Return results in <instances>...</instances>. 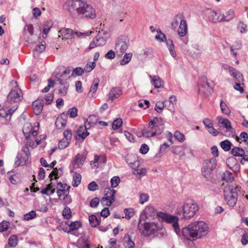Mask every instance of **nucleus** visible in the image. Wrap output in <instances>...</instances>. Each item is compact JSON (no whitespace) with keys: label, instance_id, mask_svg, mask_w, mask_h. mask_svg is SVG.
Instances as JSON below:
<instances>
[{"label":"nucleus","instance_id":"72a5a7b5","mask_svg":"<svg viewBox=\"0 0 248 248\" xmlns=\"http://www.w3.org/2000/svg\"><path fill=\"white\" fill-rule=\"evenodd\" d=\"M235 17L234 11L232 9H230L224 14L225 22H229Z\"/></svg>","mask_w":248,"mask_h":248},{"label":"nucleus","instance_id":"6e6d98bb","mask_svg":"<svg viewBox=\"0 0 248 248\" xmlns=\"http://www.w3.org/2000/svg\"><path fill=\"white\" fill-rule=\"evenodd\" d=\"M165 107L163 101H158L156 103L155 109L158 112H160Z\"/></svg>","mask_w":248,"mask_h":248},{"label":"nucleus","instance_id":"774afa93","mask_svg":"<svg viewBox=\"0 0 248 248\" xmlns=\"http://www.w3.org/2000/svg\"><path fill=\"white\" fill-rule=\"evenodd\" d=\"M99 203V199L97 197L94 198L90 201V205L92 208H96Z\"/></svg>","mask_w":248,"mask_h":248},{"label":"nucleus","instance_id":"dca6fc26","mask_svg":"<svg viewBox=\"0 0 248 248\" xmlns=\"http://www.w3.org/2000/svg\"><path fill=\"white\" fill-rule=\"evenodd\" d=\"M106 34H107V32L102 30L101 31H99L98 34L96 36L94 39L99 46H103L106 44L108 37L104 36Z\"/></svg>","mask_w":248,"mask_h":248},{"label":"nucleus","instance_id":"423d86ee","mask_svg":"<svg viewBox=\"0 0 248 248\" xmlns=\"http://www.w3.org/2000/svg\"><path fill=\"white\" fill-rule=\"evenodd\" d=\"M58 189L57 193L60 200L64 201L65 204H69L71 202L72 200L70 197L68 196L69 193L70 186L66 184H62L61 182H58L57 184Z\"/></svg>","mask_w":248,"mask_h":248},{"label":"nucleus","instance_id":"4d7b16f0","mask_svg":"<svg viewBox=\"0 0 248 248\" xmlns=\"http://www.w3.org/2000/svg\"><path fill=\"white\" fill-rule=\"evenodd\" d=\"M158 34L156 35L155 39L160 42H164L166 40V36L164 33H163L160 30L157 31Z\"/></svg>","mask_w":248,"mask_h":248},{"label":"nucleus","instance_id":"f257e3e1","mask_svg":"<svg viewBox=\"0 0 248 248\" xmlns=\"http://www.w3.org/2000/svg\"><path fill=\"white\" fill-rule=\"evenodd\" d=\"M69 13L81 18L94 19L96 12L93 6L83 0H68L66 2Z\"/></svg>","mask_w":248,"mask_h":248},{"label":"nucleus","instance_id":"0e129e2a","mask_svg":"<svg viewBox=\"0 0 248 248\" xmlns=\"http://www.w3.org/2000/svg\"><path fill=\"white\" fill-rule=\"evenodd\" d=\"M134 170V173H137L140 175H144L147 172V170L145 168H141V169H138V168L133 169Z\"/></svg>","mask_w":248,"mask_h":248},{"label":"nucleus","instance_id":"aec40b11","mask_svg":"<svg viewBox=\"0 0 248 248\" xmlns=\"http://www.w3.org/2000/svg\"><path fill=\"white\" fill-rule=\"evenodd\" d=\"M187 25L186 20L181 21L178 29V34L181 37H184L187 33Z\"/></svg>","mask_w":248,"mask_h":248},{"label":"nucleus","instance_id":"39448f33","mask_svg":"<svg viewBox=\"0 0 248 248\" xmlns=\"http://www.w3.org/2000/svg\"><path fill=\"white\" fill-rule=\"evenodd\" d=\"M140 232L145 236H149L154 233L156 230V224L155 223L144 222L141 223L140 217V218L138 226Z\"/></svg>","mask_w":248,"mask_h":248},{"label":"nucleus","instance_id":"a18cd8bd","mask_svg":"<svg viewBox=\"0 0 248 248\" xmlns=\"http://www.w3.org/2000/svg\"><path fill=\"white\" fill-rule=\"evenodd\" d=\"M62 216L65 219H68L72 217V212L70 208L68 206H65L62 211Z\"/></svg>","mask_w":248,"mask_h":248},{"label":"nucleus","instance_id":"ea45409f","mask_svg":"<svg viewBox=\"0 0 248 248\" xmlns=\"http://www.w3.org/2000/svg\"><path fill=\"white\" fill-rule=\"evenodd\" d=\"M152 124L158 125L160 127H163V125H164V122L161 119H159L157 117H155L153 120H151L149 123V125H152Z\"/></svg>","mask_w":248,"mask_h":248},{"label":"nucleus","instance_id":"4468645a","mask_svg":"<svg viewBox=\"0 0 248 248\" xmlns=\"http://www.w3.org/2000/svg\"><path fill=\"white\" fill-rule=\"evenodd\" d=\"M199 91L200 93L208 95L211 94L213 91L212 86L206 80L203 81L199 84Z\"/></svg>","mask_w":248,"mask_h":248},{"label":"nucleus","instance_id":"5701e85b","mask_svg":"<svg viewBox=\"0 0 248 248\" xmlns=\"http://www.w3.org/2000/svg\"><path fill=\"white\" fill-rule=\"evenodd\" d=\"M58 81H59L60 84L62 86L59 89V93L62 94V95H66L67 93V89L69 87L68 83L66 81L63 80L61 78L59 79Z\"/></svg>","mask_w":248,"mask_h":248},{"label":"nucleus","instance_id":"393cba45","mask_svg":"<svg viewBox=\"0 0 248 248\" xmlns=\"http://www.w3.org/2000/svg\"><path fill=\"white\" fill-rule=\"evenodd\" d=\"M184 16L182 14H177L173 18V21L171 23V28L173 30H175L177 27L179 23L181 22V21H184L185 19H184Z\"/></svg>","mask_w":248,"mask_h":248},{"label":"nucleus","instance_id":"f3484780","mask_svg":"<svg viewBox=\"0 0 248 248\" xmlns=\"http://www.w3.org/2000/svg\"><path fill=\"white\" fill-rule=\"evenodd\" d=\"M122 94V88L119 87L113 88L110 91L108 94V99H111L112 101L113 100L117 99Z\"/></svg>","mask_w":248,"mask_h":248},{"label":"nucleus","instance_id":"338daca9","mask_svg":"<svg viewBox=\"0 0 248 248\" xmlns=\"http://www.w3.org/2000/svg\"><path fill=\"white\" fill-rule=\"evenodd\" d=\"M149 200V196L147 194H140V203L141 204H144Z\"/></svg>","mask_w":248,"mask_h":248},{"label":"nucleus","instance_id":"412c9836","mask_svg":"<svg viewBox=\"0 0 248 248\" xmlns=\"http://www.w3.org/2000/svg\"><path fill=\"white\" fill-rule=\"evenodd\" d=\"M150 78L155 88H160L163 86L164 82L159 76L150 75Z\"/></svg>","mask_w":248,"mask_h":248},{"label":"nucleus","instance_id":"9d476101","mask_svg":"<svg viewBox=\"0 0 248 248\" xmlns=\"http://www.w3.org/2000/svg\"><path fill=\"white\" fill-rule=\"evenodd\" d=\"M116 190L108 187L104 190L105 197L101 199V202L103 206H110L111 204L115 202V195Z\"/></svg>","mask_w":248,"mask_h":248},{"label":"nucleus","instance_id":"c756f323","mask_svg":"<svg viewBox=\"0 0 248 248\" xmlns=\"http://www.w3.org/2000/svg\"><path fill=\"white\" fill-rule=\"evenodd\" d=\"M67 121L62 117H58L55 122V125L58 129H61L65 127Z\"/></svg>","mask_w":248,"mask_h":248},{"label":"nucleus","instance_id":"b1692460","mask_svg":"<svg viewBox=\"0 0 248 248\" xmlns=\"http://www.w3.org/2000/svg\"><path fill=\"white\" fill-rule=\"evenodd\" d=\"M28 159V156H25L23 157L20 154H18L15 162V165L16 166H23L26 164V162Z\"/></svg>","mask_w":248,"mask_h":248},{"label":"nucleus","instance_id":"6ab92c4d","mask_svg":"<svg viewBox=\"0 0 248 248\" xmlns=\"http://www.w3.org/2000/svg\"><path fill=\"white\" fill-rule=\"evenodd\" d=\"M217 120L219 124L223 125L225 128L229 130L228 131L230 132L232 135H234L235 131L232 127L231 122L228 119L217 117Z\"/></svg>","mask_w":248,"mask_h":248},{"label":"nucleus","instance_id":"4c0bfd02","mask_svg":"<svg viewBox=\"0 0 248 248\" xmlns=\"http://www.w3.org/2000/svg\"><path fill=\"white\" fill-rule=\"evenodd\" d=\"M81 179V176L80 174L75 173L73 176L72 186L74 187H77L80 184Z\"/></svg>","mask_w":248,"mask_h":248},{"label":"nucleus","instance_id":"603ef678","mask_svg":"<svg viewBox=\"0 0 248 248\" xmlns=\"http://www.w3.org/2000/svg\"><path fill=\"white\" fill-rule=\"evenodd\" d=\"M123 124L122 120L120 118L116 119L112 123V128L114 129H118Z\"/></svg>","mask_w":248,"mask_h":248},{"label":"nucleus","instance_id":"2f4dec72","mask_svg":"<svg viewBox=\"0 0 248 248\" xmlns=\"http://www.w3.org/2000/svg\"><path fill=\"white\" fill-rule=\"evenodd\" d=\"M232 154L235 156H244L245 154V151L241 148L234 147L231 150Z\"/></svg>","mask_w":248,"mask_h":248},{"label":"nucleus","instance_id":"bb28decb","mask_svg":"<svg viewBox=\"0 0 248 248\" xmlns=\"http://www.w3.org/2000/svg\"><path fill=\"white\" fill-rule=\"evenodd\" d=\"M124 245L125 248H133L135 243L131 240L128 234L126 233L124 237Z\"/></svg>","mask_w":248,"mask_h":248},{"label":"nucleus","instance_id":"5fc2aeb1","mask_svg":"<svg viewBox=\"0 0 248 248\" xmlns=\"http://www.w3.org/2000/svg\"><path fill=\"white\" fill-rule=\"evenodd\" d=\"M67 113L71 118H75L78 115V109L76 107H72L68 110Z\"/></svg>","mask_w":248,"mask_h":248},{"label":"nucleus","instance_id":"0eeeda50","mask_svg":"<svg viewBox=\"0 0 248 248\" xmlns=\"http://www.w3.org/2000/svg\"><path fill=\"white\" fill-rule=\"evenodd\" d=\"M216 166L217 159L215 157L204 160L202 169V172L203 176L206 178L210 177L212 171L216 168Z\"/></svg>","mask_w":248,"mask_h":248},{"label":"nucleus","instance_id":"7ed1b4c3","mask_svg":"<svg viewBox=\"0 0 248 248\" xmlns=\"http://www.w3.org/2000/svg\"><path fill=\"white\" fill-rule=\"evenodd\" d=\"M177 214L182 219H189L193 217L199 210L198 205L191 200H186L182 206L177 208Z\"/></svg>","mask_w":248,"mask_h":248},{"label":"nucleus","instance_id":"e2e57ef3","mask_svg":"<svg viewBox=\"0 0 248 248\" xmlns=\"http://www.w3.org/2000/svg\"><path fill=\"white\" fill-rule=\"evenodd\" d=\"M237 28L241 33H245L248 31L247 29V25L242 22H239Z\"/></svg>","mask_w":248,"mask_h":248},{"label":"nucleus","instance_id":"e433bc0d","mask_svg":"<svg viewBox=\"0 0 248 248\" xmlns=\"http://www.w3.org/2000/svg\"><path fill=\"white\" fill-rule=\"evenodd\" d=\"M220 145L225 151H229L231 149L232 144L229 140H226L221 141Z\"/></svg>","mask_w":248,"mask_h":248},{"label":"nucleus","instance_id":"cd10ccee","mask_svg":"<svg viewBox=\"0 0 248 248\" xmlns=\"http://www.w3.org/2000/svg\"><path fill=\"white\" fill-rule=\"evenodd\" d=\"M144 212L147 217H152L155 215L156 210L153 206L148 205L144 209Z\"/></svg>","mask_w":248,"mask_h":248},{"label":"nucleus","instance_id":"a19ab883","mask_svg":"<svg viewBox=\"0 0 248 248\" xmlns=\"http://www.w3.org/2000/svg\"><path fill=\"white\" fill-rule=\"evenodd\" d=\"M82 226L81 223L79 221L71 222L69 225L70 231H74L78 229Z\"/></svg>","mask_w":248,"mask_h":248},{"label":"nucleus","instance_id":"8fccbe9b","mask_svg":"<svg viewBox=\"0 0 248 248\" xmlns=\"http://www.w3.org/2000/svg\"><path fill=\"white\" fill-rule=\"evenodd\" d=\"M36 216V212L34 210H32L28 213L26 214L24 216V219L25 220H30L34 218Z\"/></svg>","mask_w":248,"mask_h":248},{"label":"nucleus","instance_id":"c03bdc74","mask_svg":"<svg viewBox=\"0 0 248 248\" xmlns=\"http://www.w3.org/2000/svg\"><path fill=\"white\" fill-rule=\"evenodd\" d=\"M62 174V173H59L58 169L57 168H53V170L49 174V177L50 181L53 180V177L54 176V179H57L59 178Z\"/></svg>","mask_w":248,"mask_h":248},{"label":"nucleus","instance_id":"c9c22d12","mask_svg":"<svg viewBox=\"0 0 248 248\" xmlns=\"http://www.w3.org/2000/svg\"><path fill=\"white\" fill-rule=\"evenodd\" d=\"M133 54L132 53H125L123 57V59L120 62L121 65H124L128 63L131 60Z\"/></svg>","mask_w":248,"mask_h":248},{"label":"nucleus","instance_id":"9b49d317","mask_svg":"<svg viewBox=\"0 0 248 248\" xmlns=\"http://www.w3.org/2000/svg\"><path fill=\"white\" fill-rule=\"evenodd\" d=\"M60 35H62V36L65 39H69L72 38V37H74L75 36H76L78 37H80L81 36H89L91 33L92 31H87V32H82L80 31H74L73 30L70 29H62L59 32Z\"/></svg>","mask_w":248,"mask_h":248},{"label":"nucleus","instance_id":"1a4fd4ad","mask_svg":"<svg viewBox=\"0 0 248 248\" xmlns=\"http://www.w3.org/2000/svg\"><path fill=\"white\" fill-rule=\"evenodd\" d=\"M129 45V40L125 37L121 36L116 41L115 50L118 55H122L127 50Z\"/></svg>","mask_w":248,"mask_h":248},{"label":"nucleus","instance_id":"7c9ffc66","mask_svg":"<svg viewBox=\"0 0 248 248\" xmlns=\"http://www.w3.org/2000/svg\"><path fill=\"white\" fill-rule=\"evenodd\" d=\"M53 25V22L52 21H47L45 22L44 24V28L43 30V35L42 37L44 38H45L46 37L47 33H48L50 29L52 27Z\"/></svg>","mask_w":248,"mask_h":248},{"label":"nucleus","instance_id":"4be33fe9","mask_svg":"<svg viewBox=\"0 0 248 248\" xmlns=\"http://www.w3.org/2000/svg\"><path fill=\"white\" fill-rule=\"evenodd\" d=\"M207 15L208 20L209 22L217 23H218V20H217V13L212 9H208L206 12Z\"/></svg>","mask_w":248,"mask_h":248},{"label":"nucleus","instance_id":"ddd939ff","mask_svg":"<svg viewBox=\"0 0 248 248\" xmlns=\"http://www.w3.org/2000/svg\"><path fill=\"white\" fill-rule=\"evenodd\" d=\"M165 221L171 224L176 234L180 235L181 232L179 227L178 218L177 217L168 214Z\"/></svg>","mask_w":248,"mask_h":248},{"label":"nucleus","instance_id":"09e8293b","mask_svg":"<svg viewBox=\"0 0 248 248\" xmlns=\"http://www.w3.org/2000/svg\"><path fill=\"white\" fill-rule=\"evenodd\" d=\"M70 73V70L66 69L64 70L62 74V75H60L59 74H57V78L59 79L60 78H62L64 79L63 80H65L69 78H70L69 75Z\"/></svg>","mask_w":248,"mask_h":248},{"label":"nucleus","instance_id":"20e7f679","mask_svg":"<svg viewBox=\"0 0 248 248\" xmlns=\"http://www.w3.org/2000/svg\"><path fill=\"white\" fill-rule=\"evenodd\" d=\"M240 187L233 185L226 186L223 190L224 196L227 204L230 207H234L237 201L238 192L240 191Z\"/></svg>","mask_w":248,"mask_h":248},{"label":"nucleus","instance_id":"f8f14e48","mask_svg":"<svg viewBox=\"0 0 248 248\" xmlns=\"http://www.w3.org/2000/svg\"><path fill=\"white\" fill-rule=\"evenodd\" d=\"M22 93L17 87L12 90L7 96V101L10 103L17 102L22 99Z\"/></svg>","mask_w":248,"mask_h":248},{"label":"nucleus","instance_id":"de8ad7c7","mask_svg":"<svg viewBox=\"0 0 248 248\" xmlns=\"http://www.w3.org/2000/svg\"><path fill=\"white\" fill-rule=\"evenodd\" d=\"M81 132V131H77L78 134L75 137L77 140H79L80 139L83 140L90 134L89 132H88L87 130H86V131L84 132Z\"/></svg>","mask_w":248,"mask_h":248},{"label":"nucleus","instance_id":"bf43d9fd","mask_svg":"<svg viewBox=\"0 0 248 248\" xmlns=\"http://www.w3.org/2000/svg\"><path fill=\"white\" fill-rule=\"evenodd\" d=\"M68 140L63 139L60 141L58 146L60 149H64L68 146Z\"/></svg>","mask_w":248,"mask_h":248},{"label":"nucleus","instance_id":"680f3d73","mask_svg":"<svg viewBox=\"0 0 248 248\" xmlns=\"http://www.w3.org/2000/svg\"><path fill=\"white\" fill-rule=\"evenodd\" d=\"M9 225V222L6 221H4L0 223V232H3L7 230Z\"/></svg>","mask_w":248,"mask_h":248},{"label":"nucleus","instance_id":"6e6552de","mask_svg":"<svg viewBox=\"0 0 248 248\" xmlns=\"http://www.w3.org/2000/svg\"><path fill=\"white\" fill-rule=\"evenodd\" d=\"M163 130V127H160L158 125H149L148 128L143 129L141 130L140 135L139 137L143 136L146 138H151L155 135H160Z\"/></svg>","mask_w":248,"mask_h":248},{"label":"nucleus","instance_id":"a211bd4d","mask_svg":"<svg viewBox=\"0 0 248 248\" xmlns=\"http://www.w3.org/2000/svg\"><path fill=\"white\" fill-rule=\"evenodd\" d=\"M125 160L133 169H134V167H138L139 166V162L134 155H127L125 156Z\"/></svg>","mask_w":248,"mask_h":248},{"label":"nucleus","instance_id":"473e14b6","mask_svg":"<svg viewBox=\"0 0 248 248\" xmlns=\"http://www.w3.org/2000/svg\"><path fill=\"white\" fill-rule=\"evenodd\" d=\"M97 121L98 119L96 117V116L94 115H91L86 120L85 123L87 124L88 127L89 126V128H90L96 124Z\"/></svg>","mask_w":248,"mask_h":248},{"label":"nucleus","instance_id":"f704fd0d","mask_svg":"<svg viewBox=\"0 0 248 248\" xmlns=\"http://www.w3.org/2000/svg\"><path fill=\"white\" fill-rule=\"evenodd\" d=\"M220 107L222 113L227 115H229L231 113L230 109L222 100L220 101Z\"/></svg>","mask_w":248,"mask_h":248},{"label":"nucleus","instance_id":"2eb2a0df","mask_svg":"<svg viewBox=\"0 0 248 248\" xmlns=\"http://www.w3.org/2000/svg\"><path fill=\"white\" fill-rule=\"evenodd\" d=\"M32 105L34 114L39 115L43 110L44 101L42 99L38 98L32 102Z\"/></svg>","mask_w":248,"mask_h":248},{"label":"nucleus","instance_id":"864d4df0","mask_svg":"<svg viewBox=\"0 0 248 248\" xmlns=\"http://www.w3.org/2000/svg\"><path fill=\"white\" fill-rule=\"evenodd\" d=\"M120 179L118 176L113 177L110 180L111 187L115 188L117 187L120 183Z\"/></svg>","mask_w":248,"mask_h":248},{"label":"nucleus","instance_id":"79ce46f5","mask_svg":"<svg viewBox=\"0 0 248 248\" xmlns=\"http://www.w3.org/2000/svg\"><path fill=\"white\" fill-rule=\"evenodd\" d=\"M99 79L98 78H94L93 80L92 86L90 87V92L93 93H94L98 88L99 85Z\"/></svg>","mask_w":248,"mask_h":248},{"label":"nucleus","instance_id":"58836bf2","mask_svg":"<svg viewBox=\"0 0 248 248\" xmlns=\"http://www.w3.org/2000/svg\"><path fill=\"white\" fill-rule=\"evenodd\" d=\"M222 179L228 183L232 182L234 180V178L232 176V173L231 172L229 171H226L223 173Z\"/></svg>","mask_w":248,"mask_h":248},{"label":"nucleus","instance_id":"052dcab7","mask_svg":"<svg viewBox=\"0 0 248 248\" xmlns=\"http://www.w3.org/2000/svg\"><path fill=\"white\" fill-rule=\"evenodd\" d=\"M168 215V214L162 212L156 213L157 217L160 221H165Z\"/></svg>","mask_w":248,"mask_h":248},{"label":"nucleus","instance_id":"49530a36","mask_svg":"<svg viewBox=\"0 0 248 248\" xmlns=\"http://www.w3.org/2000/svg\"><path fill=\"white\" fill-rule=\"evenodd\" d=\"M174 137L175 139L179 142H183L185 140L184 135L179 131H176L174 134Z\"/></svg>","mask_w":248,"mask_h":248},{"label":"nucleus","instance_id":"a878e982","mask_svg":"<svg viewBox=\"0 0 248 248\" xmlns=\"http://www.w3.org/2000/svg\"><path fill=\"white\" fill-rule=\"evenodd\" d=\"M55 184L51 182L47 185L46 188L42 189L41 192L46 195H52L55 192Z\"/></svg>","mask_w":248,"mask_h":248},{"label":"nucleus","instance_id":"37998d69","mask_svg":"<svg viewBox=\"0 0 248 248\" xmlns=\"http://www.w3.org/2000/svg\"><path fill=\"white\" fill-rule=\"evenodd\" d=\"M18 238L16 235H12L8 239L9 245L12 247H16L18 243Z\"/></svg>","mask_w":248,"mask_h":248},{"label":"nucleus","instance_id":"13d9d810","mask_svg":"<svg viewBox=\"0 0 248 248\" xmlns=\"http://www.w3.org/2000/svg\"><path fill=\"white\" fill-rule=\"evenodd\" d=\"M54 81L50 78L48 80V85L43 90H42V93H47L49 91L50 88L54 86Z\"/></svg>","mask_w":248,"mask_h":248},{"label":"nucleus","instance_id":"f03ea898","mask_svg":"<svg viewBox=\"0 0 248 248\" xmlns=\"http://www.w3.org/2000/svg\"><path fill=\"white\" fill-rule=\"evenodd\" d=\"M208 230L207 224L203 221H195L183 228L181 233L186 239L192 240L205 236Z\"/></svg>","mask_w":248,"mask_h":248},{"label":"nucleus","instance_id":"c85d7f7f","mask_svg":"<svg viewBox=\"0 0 248 248\" xmlns=\"http://www.w3.org/2000/svg\"><path fill=\"white\" fill-rule=\"evenodd\" d=\"M90 225L93 227H97L101 222V217L97 218L94 215H92L89 217Z\"/></svg>","mask_w":248,"mask_h":248},{"label":"nucleus","instance_id":"3c124183","mask_svg":"<svg viewBox=\"0 0 248 248\" xmlns=\"http://www.w3.org/2000/svg\"><path fill=\"white\" fill-rule=\"evenodd\" d=\"M95 65L96 64L94 62H89L86 65L84 70L86 72H90L94 68Z\"/></svg>","mask_w":248,"mask_h":248},{"label":"nucleus","instance_id":"69168bd1","mask_svg":"<svg viewBox=\"0 0 248 248\" xmlns=\"http://www.w3.org/2000/svg\"><path fill=\"white\" fill-rule=\"evenodd\" d=\"M88 188L90 191H94L98 189V186L94 181H92L88 185Z\"/></svg>","mask_w":248,"mask_h":248}]
</instances>
